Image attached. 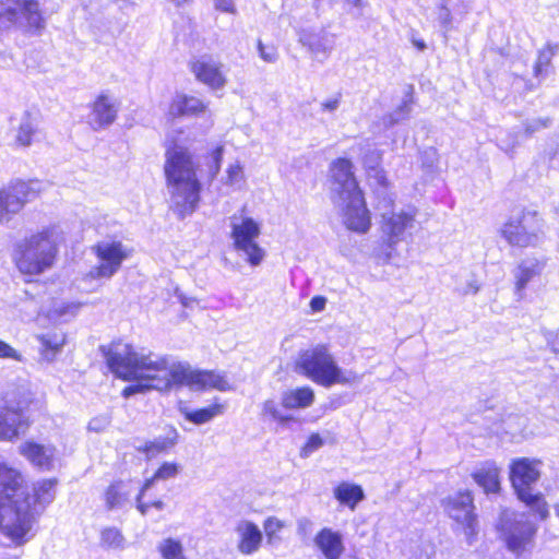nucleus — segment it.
<instances>
[{"label":"nucleus","instance_id":"nucleus-15","mask_svg":"<svg viewBox=\"0 0 559 559\" xmlns=\"http://www.w3.org/2000/svg\"><path fill=\"white\" fill-rule=\"evenodd\" d=\"M447 512L462 530L465 540L468 545H473L478 534V522L474 514L473 497L469 491L459 492L453 497H449L445 504Z\"/></svg>","mask_w":559,"mask_h":559},{"label":"nucleus","instance_id":"nucleus-14","mask_svg":"<svg viewBox=\"0 0 559 559\" xmlns=\"http://www.w3.org/2000/svg\"><path fill=\"white\" fill-rule=\"evenodd\" d=\"M29 401L26 397L15 400L8 394L0 405V440L11 441L24 432L28 426L25 411Z\"/></svg>","mask_w":559,"mask_h":559},{"label":"nucleus","instance_id":"nucleus-17","mask_svg":"<svg viewBox=\"0 0 559 559\" xmlns=\"http://www.w3.org/2000/svg\"><path fill=\"white\" fill-rule=\"evenodd\" d=\"M335 204L342 207L344 212V223L348 229L356 233H367L370 228V213L366 207V203L362 193H358L336 201Z\"/></svg>","mask_w":559,"mask_h":559},{"label":"nucleus","instance_id":"nucleus-9","mask_svg":"<svg viewBox=\"0 0 559 559\" xmlns=\"http://www.w3.org/2000/svg\"><path fill=\"white\" fill-rule=\"evenodd\" d=\"M229 227L235 250L245 257L250 265H260L265 255L264 250L257 242L261 233L260 224L248 216L246 209L242 207L229 217Z\"/></svg>","mask_w":559,"mask_h":559},{"label":"nucleus","instance_id":"nucleus-7","mask_svg":"<svg viewBox=\"0 0 559 559\" xmlns=\"http://www.w3.org/2000/svg\"><path fill=\"white\" fill-rule=\"evenodd\" d=\"M56 254L53 233L45 230L25 239L20 246L16 265L24 274L37 275L52 266Z\"/></svg>","mask_w":559,"mask_h":559},{"label":"nucleus","instance_id":"nucleus-40","mask_svg":"<svg viewBox=\"0 0 559 559\" xmlns=\"http://www.w3.org/2000/svg\"><path fill=\"white\" fill-rule=\"evenodd\" d=\"M245 181L243 169L239 163L231 164L226 170L225 183L231 187L240 188Z\"/></svg>","mask_w":559,"mask_h":559},{"label":"nucleus","instance_id":"nucleus-30","mask_svg":"<svg viewBox=\"0 0 559 559\" xmlns=\"http://www.w3.org/2000/svg\"><path fill=\"white\" fill-rule=\"evenodd\" d=\"M334 497L340 503L355 510L356 506L365 499V493L361 486L343 481L334 489Z\"/></svg>","mask_w":559,"mask_h":559},{"label":"nucleus","instance_id":"nucleus-4","mask_svg":"<svg viewBox=\"0 0 559 559\" xmlns=\"http://www.w3.org/2000/svg\"><path fill=\"white\" fill-rule=\"evenodd\" d=\"M296 367L301 374L325 388L352 384L358 380L354 371L343 370L337 365L328 346L323 344L301 352Z\"/></svg>","mask_w":559,"mask_h":559},{"label":"nucleus","instance_id":"nucleus-21","mask_svg":"<svg viewBox=\"0 0 559 559\" xmlns=\"http://www.w3.org/2000/svg\"><path fill=\"white\" fill-rule=\"evenodd\" d=\"M20 452L39 469L50 471L55 467L56 449L51 445L26 442L20 447Z\"/></svg>","mask_w":559,"mask_h":559},{"label":"nucleus","instance_id":"nucleus-54","mask_svg":"<svg viewBox=\"0 0 559 559\" xmlns=\"http://www.w3.org/2000/svg\"><path fill=\"white\" fill-rule=\"evenodd\" d=\"M380 159V154L378 152H372L370 156L365 158V165L371 169H374Z\"/></svg>","mask_w":559,"mask_h":559},{"label":"nucleus","instance_id":"nucleus-64","mask_svg":"<svg viewBox=\"0 0 559 559\" xmlns=\"http://www.w3.org/2000/svg\"><path fill=\"white\" fill-rule=\"evenodd\" d=\"M316 2H319L320 0H314Z\"/></svg>","mask_w":559,"mask_h":559},{"label":"nucleus","instance_id":"nucleus-41","mask_svg":"<svg viewBox=\"0 0 559 559\" xmlns=\"http://www.w3.org/2000/svg\"><path fill=\"white\" fill-rule=\"evenodd\" d=\"M550 118H531L523 122L524 133L527 136H532L536 132L550 127Z\"/></svg>","mask_w":559,"mask_h":559},{"label":"nucleus","instance_id":"nucleus-37","mask_svg":"<svg viewBox=\"0 0 559 559\" xmlns=\"http://www.w3.org/2000/svg\"><path fill=\"white\" fill-rule=\"evenodd\" d=\"M100 543L108 548L122 549L124 547V537L118 528L106 527L100 533Z\"/></svg>","mask_w":559,"mask_h":559},{"label":"nucleus","instance_id":"nucleus-46","mask_svg":"<svg viewBox=\"0 0 559 559\" xmlns=\"http://www.w3.org/2000/svg\"><path fill=\"white\" fill-rule=\"evenodd\" d=\"M80 308V305L79 304H74V302H68V304H60V305H57L53 309V312L57 317L59 318H63V317H67V316H74L76 314L78 310Z\"/></svg>","mask_w":559,"mask_h":559},{"label":"nucleus","instance_id":"nucleus-56","mask_svg":"<svg viewBox=\"0 0 559 559\" xmlns=\"http://www.w3.org/2000/svg\"><path fill=\"white\" fill-rule=\"evenodd\" d=\"M479 290V285L477 284V281L476 280H472L469 281L467 284H466V287L463 289V294L464 295H467V294H477Z\"/></svg>","mask_w":559,"mask_h":559},{"label":"nucleus","instance_id":"nucleus-1","mask_svg":"<svg viewBox=\"0 0 559 559\" xmlns=\"http://www.w3.org/2000/svg\"><path fill=\"white\" fill-rule=\"evenodd\" d=\"M106 360L118 378L132 381L122 391L126 399L153 390L168 391L174 385H188L195 390H229L228 381L219 373L192 370L189 365L175 362L168 356L144 349L135 350L129 344H112L106 353Z\"/></svg>","mask_w":559,"mask_h":559},{"label":"nucleus","instance_id":"nucleus-20","mask_svg":"<svg viewBox=\"0 0 559 559\" xmlns=\"http://www.w3.org/2000/svg\"><path fill=\"white\" fill-rule=\"evenodd\" d=\"M298 40L320 61L326 59L335 46V35L324 28L319 31L302 28L298 33Z\"/></svg>","mask_w":559,"mask_h":559},{"label":"nucleus","instance_id":"nucleus-36","mask_svg":"<svg viewBox=\"0 0 559 559\" xmlns=\"http://www.w3.org/2000/svg\"><path fill=\"white\" fill-rule=\"evenodd\" d=\"M262 415L272 418L283 427H286L290 421L295 420L294 416L283 414L273 400H266L263 403Z\"/></svg>","mask_w":559,"mask_h":559},{"label":"nucleus","instance_id":"nucleus-45","mask_svg":"<svg viewBox=\"0 0 559 559\" xmlns=\"http://www.w3.org/2000/svg\"><path fill=\"white\" fill-rule=\"evenodd\" d=\"M323 445V440L318 433H312L309 438L305 447L301 449L302 456H309L311 453L317 451L319 448Z\"/></svg>","mask_w":559,"mask_h":559},{"label":"nucleus","instance_id":"nucleus-34","mask_svg":"<svg viewBox=\"0 0 559 559\" xmlns=\"http://www.w3.org/2000/svg\"><path fill=\"white\" fill-rule=\"evenodd\" d=\"M37 131V122L34 118L26 112L22 120L17 131L16 141L23 146H28L32 143L33 136Z\"/></svg>","mask_w":559,"mask_h":559},{"label":"nucleus","instance_id":"nucleus-50","mask_svg":"<svg viewBox=\"0 0 559 559\" xmlns=\"http://www.w3.org/2000/svg\"><path fill=\"white\" fill-rule=\"evenodd\" d=\"M312 527V522L309 519L302 518L297 522V533L306 536Z\"/></svg>","mask_w":559,"mask_h":559},{"label":"nucleus","instance_id":"nucleus-51","mask_svg":"<svg viewBox=\"0 0 559 559\" xmlns=\"http://www.w3.org/2000/svg\"><path fill=\"white\" fill-rule=\"evenodd\" d=\"M341 103V96L324 100L321 103L322 110L333 112L335 111Z\"/></svg>","mask_w":559,"mask_h":559},{"label":"nucleus","instance_id":"nucleus-58","mask_svg":"<svg viewBox=\"0 0 559 559\" xmlns=\"http://www.w3.org/2000/svg\"><path fill=\"white\" fill-rule=\"evenodd\" d=\"M411 40L412 44L420 51H424L427 48L426 43L423 39L416 38L414 35H412Z\"/></svg>","mask_w":559,"mask_h":559},{"label":"nucleus","instance_id":"nucleus-23","mask_svg":"<svg viewBox=\"0 0 559 559\" xmlns=\"http://www.w3.org/2000/svg\"><path fill=\"white\" fill-rule=\"evenodd\" d=\"M546 261L537 258H526L521 261L518 267L513 271L515 278V294L519 298L523 297V292L526 286L535 278L538 277L545 269Z\"/></svg>","mask_w":559,"mask_h":559},{"label":"nucleus","instance_id":"nucleus-59","mask_svg":"<svg viewBox=\"0 0 559 559\" xmlns=\"http://www.w3.org/2000/svg\"><path fill=\"white\" fill-rule=\"evenodd\" d=\"M551 347H552L554 352L559 354V330L557 331L554 340L551 341Z\"/></svg>","mask_w":559,"mask_h":559},{"label":"nucleus","instance_id":"nucleus-63","mask_svg":"<svg viewBox=\"0 0 559 559\" xmlns=\"http://www.w3.org/2000/svg\"><path fill=\"white\" fill-rule=\"evenodd\" d=\"M554 511H555L556 516L559 519V502H557V503L554 506Z\"/></svg>","mask_w":559,"mask_h":559},{"label":"nucleus","instance_id":"nucleus-16","mask_svg":"<svg viewBox=\"0 0 559 559\" xmlns=\"http://www.w3.org/2000/svg\"><path fill=\"white\" fill-rule=\"evenodd\" d=\"M352 169L353 164L349 159L338 158L332 163L330 173L334 203L361 192Z\"/></svg>","mask_w":559,"mask_h":559},{"label":"nucleus","instance_id":"nucleus-32","mask_svg":"<svg viewBox=\"0 0 559 559\" xmlns=\"http://www.w3.org/2000/svg\"><path fill=\"white\" fill-rule=\"evenodd\" d=\"M224 407L219 404H214L205 408L189 411L188 408L181 409L185 418L195 425H202L212 420L215 416L223 413Z\"/></svg>","mask_w":559,"mask_h":559},{"label":"nucleus","instance_id":"nucleus-53","mask_svg":"<svg viewBox=\"0 0 559 559\" xmlns=\"http://www.w3.org/2000/svg\"><path fill=\"white\" fill-rule=\"evenodd\" d=\"M144 497H141V495H138L135 498V508L136 510L142 514L146 515L148 512V509L151 508V503L143 501Z\"/></svg>","mask_w":559,"mask_h":559},{"label":"nucleus","instance_id":"nucleus-39","mask_svg":"<svg viewBox=\"0 0 559 559\" xmlns=\"http://www.w3.org/2000/svg\"><path fill=\"white\" fill-rule=\"evenodd\" d=\"M554 56V51L550 46H547L539 50L536 63L534 66V74L536 78H542L544 75V71L550 64L551 58Z\"/></svg>","mask_w":559,"mask_h":559},{"label":"nucleus","instance_id":"nucleus-57","mask_svg":"<svg viewBox=\"0 0 559 559\" xmlns=\"http://www.w3.org/2000/svg\"><path fill=\"white\" fill-rule=\"evenodd\" d=\"M157 480H158V479H157V478H155V474H154L151 478H148V479H146V480L144 481V484H143V486L141 487V489H140V491H139V493H138V495H141V497H144V496H145V493H146V491H147V490H150V489L153 487L154 483H155V481H157Z\"/></svg>","mask_w":559,"mask_h":559},{"label":"nucleus","instance_id":"nucleus-48","mask_svg":"<svg viewBox=\"0 0 559 559\" xmlns=\"http://www.w3.org/2000/svg\"><path fill=\"white\" fill-rule=\"evenodd\" d=\"M109 423L110 420L107 416L94 417L88 423V429L92 431L99 432L103 431L109 425Z\"/></svg>","mask_w":559,"mask_h":559},{"label":"nucleus","instance_id":"nucleus-8","mask_svg":"<svg viewBox=\"0 0 559 559\" xmlns=\"http://www.w3.org/2000/svg\"><path fill=\"white\" fill-rule=\"evenodd\" d=\"M540 461L521 457L511 464L510 479L518 498L530 506L540 518L546 520L549 515L546 501L540 493L533 491V485L540 476Z\"/></svg>","mask_w":559,"mask_h":559},{"label":"nucleus","instance_id":"nucleus-52","mask_svg":"<svg viewBox=\"0 0 559 559\" xmlns=\"http://www.w3.org/2000/svg\"><path fill=\"white\" fill-rule=\"evenodd\" d=\"M326 305V298L322 296H314L310 300V307L312 311L320 312L325 308Z\"/></svg>","mask_w":559,"mask_h":559},{"label":"nucleus","instance_id":"nucleus-60","mask_svg":"<svg viewBox=\"0 0 559 559\" xmlns=\"http://www.w3.org/2000/svg\"><path fill=\"white\" fill-rule=\"evenodd\" d=\"M151 507L155 508L158 511H162L165 508V503L163 500L158 499V500L151 502Z\"/></svg>","mask_w":559,"mask_h":559},{"label":"nucleus","instance_id":"nucleus-24","mask_svg":"<svg viewBox=\"0 0 559 559\" xmlns=\"http://www.w3.org/2000/svg\"><path fill=\"white\" fill-rule=\"evenodd\" d=\"M236 533L239 537L238 550L242 555H252L261 546L263 535L261 530L250 521H240L236 526Z\"/></svg>","mask_w":559,"mask_h":559},{"label":"nucleus","instance_id":"nucleus-13","mask_svg":"<svg viewBox=\"0 0 559 559\" xmlns=\"http://www.w3.org/2000/svg\"><path fill=\"white\" fill-rule=\"evenodd\" d=\"M92 250L98 263L82 277L84 283L112 277L128 258V251L120 241L104 240L93 246Z\"/></svg>","mask_w":559,"mask_h":559},{"label":"nucleus","instance_id":"nucleus-35","mask_svg":"<svg viewBox=\"0 0 559 559\" xmlns=\"http://www.w3.org/2000/svg\"><path fill=\"white\" fill-rule=\"evenodd\" d=\"M411 104H412V98H411V96L407 95L403 99L402 104L394 111L385 115L382 118L383 126L385 128H392L400 121L407 119L409 117V114L412 110Z\"/></svg>","mask_w":559,"mask_h":559},{"label":"nucleus","instance_id":"nucleus-10","mask_svg":"<svg viewBox=\"0 0 559 559\" xmlns=\"http://www.w3.org/2000/svg\"><path fill=\"white\" fill-rule=\"evenodd\" d=\"M41 0H0V34L11 29L37 32L45 21Z\"/></svg>","mask_w":559,"mask_h":559},{"label":"nucleus","instance_id":"nucleus-49","mask_svg":"<svg viewBox=\"0 0 559 559\" xmlns=\"http://www.w3.org/2000/svg\"><path fill=\"white\" fill-rule=\"evenodd\" d=\"M214 5L216 10L226 13H235L236 8L233 0H215Z\"/></svg>","mask_w":559,"mask_h":559},{"label":"nucleus","instance_id":"nucleus-55","mask_svg":"<svg viewBox=\"0 0 559 559\" xmlns=\"http://www.w3.org/2000/svg\"><path fill=\"white\" fill-rule=\"evenodd\" d=\"M175 9L181 10L190 7L194 0H166Z\"/></svg>","mask_w":559,"mask_h":559},{"label":"nucleus","instance_id":"nucleus-31","mask_svg":"<svg viewBox=\"0 0 559 559\" xmlns=\"http://www.w3.org/2000/svg\"><path fill=\"white\" fill-rule=\"evenodd\" d=\"M177 440L178 432L175 428H171L167 436L157 437L152 441H147L142 447H139L138 450L143 452L147 459H152L173 448L177 443Z\"/></svg>","mask_w":559,"mask_h":559},{"label":"nucleus","instance_id":"nucleus-2","mask_svg":"<svg viewBox=\"0 0 559 559\" xmlns=\"http://www.w3.org/2000/svg\"><path fill=\"white\" fill-rule=\"evenodd\" d=\"M55 478L36 481L32 490L22 474L0 463V544L16 546L28 542L33 527L56 497Z\"/></svg>","mask_w":559,"mask_h":559},{"label":"nucleus","instance_id":"nucleus-33","mask_svg":"<svg viewBox=\"0 0 559 559\" xmlns=\"http://www.w3.org/2000/svg\"><path fill=\"white\" fill-rule=\"evenodd\" d=\"M448 2L449 0H441L435 10V19L445 40H448V34L453 29V16Z\"/></svg>","mask_w":559,"mask_h":559},{"label":"nucleus","instance_id":"nucleus-3","mask_svg":"<svg viewBox=\"0 0 559 559\" xmlns=\"http://www.w3.org/2000/svg\"><path fill=\"white\" fill-rule=\"evenodd\" d=\"M224 145L195 158L190 150L173 143L165 152L164 173L170 202L180 217L193 213L200 202L201 179L212 181L221 169Z\"/></svg>","mask_w":559,"mask_h":559},{"label":"nucleus","instance_id":"nucleus-18","mask_svg":"<svg viewBox=\"0 0 559 559\" xmlns=\"http://www.w3.org/2000/svg\"><path fill=\"white\" fill-rule=\"evenodd\" d=\"M195 79L213 91L222 90L227 83L224 64L211 56H201L190 63Z\"/></svg>","mask_w":559,"mask_h":559},{"label":"nucleus","instance_id":"nucleus-44","mask_svg":"<svg viewBox=\"0 0 559 559\" xmlns=\"http://www.w3.org/2000/svg\"><path fill=\"white\" fill-rule=\"evenodd\" d=\"M258 52L262 60L274 63L277 58V49L274 46H265L261 40L258 41Z\"/></svg>","mask_w":559,"mask_h":559},{"label":"nucleus","instance_id":"nucleus-12","mask_svg":"<svg viewBox=\"0 0 559 559\" xmlns=\"http://www.w3.org/2000/svg\"><path fill=\"white\" fill-rule=\"evenodd\" d=\"M498 530L507 548L520 556L533 543L537 527L527 514L504 510L500 515Z\"/></svg>","mask_w":559,"mask_h":559},{"label":"nucleus","instance_id":"nucleus-43","mask_svg":"<svg viewBox=\"0 0 559 559\" xmlns=\"http://www.w3.org/2000/svg\"><path fill=\"white\" fill-rule=\"evenodd\" d=\"M263 526L267 537V543L273 544L274 539L276 538L277 532H280L283 528L284 524L278 519L271 516L264 521Z\"/></svg>","mask_w":559,"mask_h":559},{"label":"nucleus","instance_id":"nucleus-22","mask_svg":"<svg viewBox=\"0 0 559 559\" xmlns=\"http://www.w3.org/2000/svg\"><path fill=\"white\" fill-rule=\"evenodd\" d=\"M313 542L325 559H340L345 551L342 533L330 527L320 530Z\"/></svg>","mask_w":559,"mask_h":559},{"label":"nucleus","instance_id":"nucleus-42","mask_svg":"<svg viewBox=\"0 0 559 559\" xmlns=\"http://www.w3.org/2000/svg\"><path fill=\"white\" fill-rule=\"evenodd\" d=\"M181 471V466L177 463L165 462L154 473L158 480H167L175 478Z\"/></svg>","mask_w":559,"mask_h":559},{"label":"nucleus","instance_id":"nucleus-6","mask_svg":"<svg viewBox=\"0 0 559 559\" xmlns=\"http://www.w3.org/2000/svg\"><path fill=\"white\" fill-rule=\"evenodd\" d=\"M544 219L538 212L515 209L501 226V237L513 247H537L545 238Z\"/></svg>","mask_w":559,"mask_h":559},{"label":"nucleus","instance_id":"nucleus-61","mask_svg":"<svg viewBox=\"0 0 559 559\" xmlns=\"http://www.w3.org/2000/svg\"><path fill=\"white\" fill-rule=\"evenodd\" d=\"M346 2L355 8H361L362 5L361 0H346Z\"/></svg>","mask_w":559,"mask_h":559},{"label":"nucleus","instance_id":"nucleus-29","mask_svg":"<svg viewBox=\"0 0 559 559\" xmlns=\"http://www.w3.org/2000/svg\"><path fill=\"white\" fill-rule=\"evenodd\" d=\"M473 478L486 493H496L500 489L499 468L493 463H487L477 469Z\"/></svg>","mask_w":559,"mask_h":559},{"label":"nucleus","instance_id":"nucleus-5","mask_svg":"<svg viewBox=\"0 0 559 559\" xmlns=\"http://www.w3.org/2000/svg\"><path fill=\"white\" fill-rule=\"evenodd\" d=\"M382 216V240L376 249V257L382 263L399 264L406 252V234L414 227L415 213L413 211H384Z\"/></svg>","mask_w":559,"mask_h":559},{"label":"nucleus","instance_id":"nucleus-62","mask_svg":"<svg viewBox=\"0 0 559 559\" xmlns=\"http://www.w3.org/2000/svg\"><path fill=\"white\" fill-rule=\"evenodd\" d=\"M123 7L122 8H128V7H133L134 3L129 1V0H121Z\"/></svg>","mask_w":559,"mask_h":559},{"label":"nucleus","instance_id":"nucleus-26","mask_svg":"<svg viewBox=\"0 0 559 559\" xmlns=\"http://www.w3.org/2000/svg\"><path fill=\"white\" fill-rule=\"evenodd\" d=\"M206 108V104L195 96L177 94L169 105L168 114L173 118L192 117L204 112Z\"/></svg>","mask_w":559,"mask_h":559},{"label":"nucleus","instance_id":"nucleus-11","mask_svg":"<svg viewBox=\"0 0 559 559\" xmlns=\"http://www.w3.org/2000/svg\"><path fill=\"white\" fill-rule=\"evenodd\" d=\"M41 185L37 180H10L0 188V225L9 223L26 204L39 197Z\"/></svg>","mask_w":559,"mask_h":559},{"label":"nucleus","instance_id":"nucleus-19","mask_svg":"<svg viewBox=\"0 0 559 559\" xmlns=\"http://www.w3.org/2000/svg\"><path fill=\"white\" fill-rule=\"evenodd\" d=\"M119 102L107 93L99 94L91 105L87 123L94 131L105 130L117 119Z\"/></svg>","mask_w":559,"mask_h":559},{"label":"nucleus","instance_id":"nucleus-25","mask_svg":"<svg viewBox=\"0 0 559 559\" xmlns=\"http://www.w3.org/2000/svg\"><path fill=\"white\" fill-rule=\"evenodd\" d=\"M103 497L107 511L126 510L131 506L130 486L122 480L110 484L105 489Z\"/></svg>","mask_w":559,"mask_h":559},{"label":"nucleus","instance_id":"nucleus-47","mask_svg":"<svg viewBox=\"0 0 559 559\" xmlns=\"http://www.w3.org/2000/svg\"><path fill=\"white\" fill-rule=\"evenodd\" d=\"M0 358H10L16 361H22V355L14 349L11 345L0 340Z\"/></svg>","mask_w":559,"mask_h":559},{"label":"nucleus","instance_id":"nucleus-38","mask_svg":"<svg viewBox=\"0 0 559 559\" xmlns=\"http://www.w3.org/2000/svg\"><path fill=\"white\" fill-rule=\"evenodd\" d=\"M158 549L164 559H185L181 543L174 538L164 539L159 544Z\"/></svg>","mask_w":559,"mask_h":559},{"label":"nucleus","instance_id":"nucleus-28","mask_svg":"<svg viewBox=\"0 0 559 559\" xmlns=\"http://www.w3.org/2000/svg\"><path fill=\"white\" fill-rule=\"evenodd\" d=\"M39 344V352L41 357L51 361L60 353L66 342V336L61 332H49L36 336Z\"/></svg>","mask_w":559,"mask_h":559},{"label":"nucleus","instance_id":"nucleus-27","mask_svg":"<svg viewBox=\"0 0 559 559\" xmlns=\"http://www.w3.org/2000/svg\"><path fill=\"white\" fill-rule=\"evenodd\" d=\"M314 402V392L310 386H301L283 392L282 406L286 409L308 408Z\"/></svg>","mask_w":559,"mask_h":559}]
</instances>
